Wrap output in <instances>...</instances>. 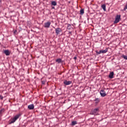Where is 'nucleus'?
I'll use <instances>...</instances> for the list:
<instances>
[{"instance_id": "3", "label": "nucleus", "mask_w": 127, "mask_h": 127, "mask_svg": "<svg viewBox=\"0 0 127 127\" xmlns=\"http://www.w3.org/2000/svg\"><path fill=\"white\" fill-rule=\"evenodd\" d=\"M120 19H121V15H117L115 18L114 23H118V22H120Z\"/></svg>"}, {"instance_id": "20", "label": "nucleus", "mask_w": 127, "mask_h": 127, "mask_svg": "<svg viewBox=\"0 0 127 127\" xmlns=\"http://www.w3.org/2000/svg\"><path fill=\"white\" fill-rule=\"evenodd\" d=\"M80 14H84V9H81L80 11Z\"/></svg>"}, {"instance_id": "7", "label": "nucleus", "mask_w": 127, "mask_h": 127, "mask_svg": "<svg viewBox=\"0 0 127 127\" xmlns=\"http://www.w3.org/2000/svg\"><path fill=\"white\" fill-rule=\"evenodd\" d=\"M64 85H65V86H68V85L72 84V81H67L66 80H65L64 81Z\"/></svg>"}, {"instance_id": "14", "label": "nucleus", "mask_w": 127, "mask_h": 127, "mask_svg": "<svg viewBox=\"0 0 127 127\" xmlns=\"http://www.w3.org/2000/svg\"><path fill=\"white\" fill-rule=\"evenodd\" d=\"M4 111L5 110L4 108H2L0 110V116H1V115H2V113H4Z\"/></svg>"}, {"instance_id": "19", "label": "nucleus", "mask_w": 127, "mask_h": 127, "mask_svg": "<svg viewBox=\"0 0 127 127\" xmlns=\"http://www.w3.org/2000/svg\"><path fill=\"white\" fill-rule=\"evenodd\" d=\"M107 51H108V49H106L105 50H102V53H107Z\"/></svg>"}, {"instance_id": "21", "label": "nucleus", "mask_w": 127, "mask_h": 127, "mask_svg": "<svg viewBox=\"0 0 127 127\" xmlns=\"http://www.w3.org/2000/svg\"><path fill=\"white\" fill-rule=\"evenodd\" d=\"M96 53L97 54H101V53H102V50H100L99 52H97Z\"/></svg>"}, {"instance_id": "28", "label": "nucleus", "mask_w": 127, "mask_h": 127, "mask_svg": "<svg viewBox=\"0 0 127 127\" xmlns=\"http://www.w3.org/2000/svg\"><path fill=\"white\" fill-rule=\"evenodd\" d=\"M52 8H53V9H54V8H55V7H53Z\"/></svg>"}, {"instance_id": "15", "label": "nucleus", "mask_w": 127, "mask_h": 127, "mask_svg": "<svg viewBox=\"0 0 127 127\" xmlns=\"http://www.w3.org/2000/svg\"><path fill=\"white\" fill-rule=\"evenodd\" d=\"M56 62H58V63H61L62 62V60L61 59H58L56 60Z\"/></svg>"}, {"instance_id": "26", "label": "nucleus", "mask_w": 127, "mask_h": 127, "mask_svg": "<svg viewBox=\"0 0 127 127\" xmlns=\"http://www.w3.org/2000/svg\"><path fill=\"white\" fill-rule=\"evenodd\" d=\"M69 34H72V32H69Z\"/></svg>"}, {"instance_id": "2", "label": "nucleus", "mask_w": 127, "mask_h": 127, "mask_svg": "<svg viewBox=\"0 0 127 127\" xmlns=\"http://www.w3.org/2000/svg\"><path fill=\"white\" fill-rule=\"evenodd\" d=\"M100 112V110L99 108H96L94 109L93 110H92V111L90 112V115H95L97 116L98 115V113Z\"/></svg>"}, {"instance_id": "6", "label": "nucleus", "mask_w": 127, "mask_h": 127, "mask_svg": "<svg viewBox=\"0 0 127 127\" xmlns=\"http://www.w3.org/2000/svg\"><path fill=\"white\" fill-rule=\"evenodd\" d=\"M100 93V95H101V97H106V96H107L106 91L104 90H101Z\"/></svg>"}, {"instance_id": "11", "label": "nucleus", "mask_w": 127, "mask_h": 127, "mask_svg": "<svg viewBox=\"0 0 127 127\" xmlns=\"http://www.w3.org/2000/svg\"><path fill=\"white\" fill-rule=\"evenodd\" d=\"M109 77L110 79H113V78H114V72H110V73L109 74Z\"/></svg>"}, {"instance_id": "22", "label": "nucleus", "mask_w": 127, "mask_h": 127, "mask_svg": "<svg viewBox=\"0 0 127 127\" xmlns=\"http://www.w3.org/2000/svg\"><path fill=\"white\" fill-rule=\"evenodd\" d=\"M42 85H45V81L42 80Z\"/></svg>"}, {"instance_id": "8", "label": "nucleus", "mask_w": 127, "mask_h": 127, "mask_svg": "<svg viewBox=\"0 0 127 127\" xmlns=\"http://www.w3.org/2000/svg\"><path fill=\"white\" fill-rule=\"evenodd\" d=\"M4 53L5 54L6 56H9V55H10V52H9V50H8L4 51Z\"/></svg>"}, {"instance_id": "27", "label": "nucleus", "mask_w": 127, "mask_h": 127, "mask_svg": "<svg viewBox=\"0 0 127 127\" xmlns=\"http://www.w3.org/2000/svg\"><path fill=\"white\" fill-rule=\"evenodd\" d=\"M16 31H17L16 30H15V31H14V33H15V32H16Z\"/></svg>"}, {"instance_id": "1", "label": "nucleus", "mask_w": 127, "mask_h": 127, "mask_svg": "<svg viewBox=\"0 0 127 127\" xmlns=\"http://www.w3.org/2000/svg\"><path fill=\"white\" fill-rule=\"evenodd\" d=\"M21 116V114H18L16 116L14 117V118L12 119V120L10 121L9 124H13V123H15L16 121L19 119V117Z\"/></svg>"}, {"instance_id": "12", "label": "nucleus", "mask_w": 127, "mask_h": 127, "mask_svg": "<svg viewBox=\"0 0 127 127\" xmlns=\"http://www.w3.org/2000/svg\"><path fill=\"white\" fill-rule=\"evenodd\" d=\"M52 5H54V6L57 5V2L56 1H52L51 2Z\"/></svg>"}, {"instance_id": "24", "label": "nucleus", "mask_w": 127, "mask_h": 127, "mask_svg": "<svg viewBox=\"0 0 127 127\" xmlns=\"http://www.w3.org/2000/svg\"><path fill=\"white\" fill-rule=\"evenodd\" d=\"M0 99L1 100H3V97L2 96H1V95H0Z\"/></svg>"}, {"instance_id": "9", "label": "nucleus", "mask_w": 127, "mask_h": 127, "mask_svg": "<svg viewBox=\"0 0 127 127\" xmlns=\"http://www.w3.org/2000/svg\"><path fill=\"white\" fill-rule=\"evenodd\" d=\"M28 109H29V110H33L34 109V105L31 104L28 105Z\"/></svg>"}, {"instance_id": "25", "label": "nucleus", "mask_w": 127, "mask_h": 127, "mask_svg": "<svg viewBox=\"0 0 127 127\" xmlns=\"http://www.w3.org/2000/svg\"><path fill=\"white\" fill-rule=\"evenodd\" d=\"M73 59H74V60H76V59H77V57H74Z\"/></svg>"}, {"instance_id": "17", "label": "nucleus", "mask_w": 127, "mask_h": 127, "mask_svg": "<svg viewBox=\"0 0 127 127\" xmlns=\"http://www.w3.org/2000/svg\"><path fill=\"white\" fill-rule=\"evenodd\" d=\"M75 125H77V122L76 121H72L71 123L72 126H75Z\"/></svg>"}, {"instance_id": "13", "label": "nucleus", "mask_w": 127, "mask_h": 127, "mask_svg": "<svg viewBox=\"0 0 127 127\" xmlns=\"http://www.w3.org/2000/svg\"><path fill=\"white\" fill-rule=\"evenodd\" d=\"M101 7L102 8H103V9L104 10V11H106V10H107V9H106V4H103L101 5Z\"/></svg>"}, {"instance_id": "18", "label": "nucleus", "mask_w": 127, "mask_h": 127, "mask_svg": "<svg viewBox=\"0 0 127 127\" xmlns=\"http://www.w3.org/2000/svg\"><path fill=\"white\" fill-rule=\"evenodd\" d=\"M122 57V58H124L126 60H127V56H125V55H123Z\"/></svg>"}, {"instance_id": "16", "label": "nucleus", "mask_w": 127, "mask_h": 127, "mask_svg": "<svg viewBox=\"0 0 127 127\" xmlns=\"http://www.w3.org/2000/svg\"><path fill=\"white\" fill-rule=\"evenodd\" d=\"M94 101L95 102L96 104H98V103H100V99H99V98H96L94 100Z\"/></svg>"}, {"instance_id": "23", "label": "nucleus", "mask_w": 127, "mask_h": 127, "mask_svg": "<svg viewBox=\"0 0 127 127\" xmlns=\"http://www.w3.org/2000/svg\"><path fill=\"white\" fill-rule=\"evenodd\" d=\"M127 5H126V6H125V7H124V10H127Z\"/></svg>"}, {"instance_id": "5", "label": "nucleus", "mask_w": 127, "mask_h": 127, "mask_svg": "<svg viewBox=\"0 0 127 127\" xmlns=\"http://www.w3.org/2000/svg\"><path fill=\"white\" fill-rule=\"evenodd\" d=\"M55 31L57 35H58L60 32H62V29L60 28H55Z\"/></svg>"}, {"instance_id": "4", "label": "nucleus", "mask_w": 127, "mask_h": 127, "mask_svg": "<svg viewBox=\"0 0 127 127\" xmlns=\"http://www.w3.org/2000/svg\"><path fill=\"white\" fill-rule=\"evenodd\" d=\"M51 25V22L50 21L47 22L45 23L44 27L46 28H49Z\"/></svg>"}, {"instance_id": "10", "label": "nucleus", "mask_w": 127, "mask_h": 127, "mask_svg": "<svg viewBox=\"0 0 127 127\" xmlns=\"http://www.w3.org/2000/svg\"><path fill=\"white\" fill-rule=\"evenodd\" d=\"M67 29L70 30V29H72V26H73V24H67Z\"/></svg>"}]
</instances>
